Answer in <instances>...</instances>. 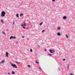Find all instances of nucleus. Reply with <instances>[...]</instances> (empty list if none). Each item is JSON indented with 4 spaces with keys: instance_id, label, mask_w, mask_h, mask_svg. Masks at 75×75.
I'll return each mask as SVG.
<instances>
[{
    "instance_id": "obj_1",
    "label": "nucleus",
    "mask_w": 75,
    "mask_h": 75,
    "mask_svg": "<svg viewBox=\"0 0 75 75\" xmlns=\"http://www.w3.org/2000/svg\"><path fill=\"white\" fill-rule=\"evenodd\" d=\"M5 14H6V13L5 12V11H2L1 13V17H5Z\"/></svg>"
},
{
    "instance_id": "obj_2",
    "label": "nucleus",
    "mask_w": 75,
    "mask_h": 75,
    "mask_svg": "<svg viewBox=\"0 0 75 75\" xmlns=\"http://www.w3.org/2000/svg\"><path fill=\"white\" fill-rule=\"evenodd\" d=\"M12 67H13V68H17V66H16V65L15 64H13L12 63L11 64Z\"/></svg>"
},
{
    "instance_id": "obj_3",
    "label": "nucleus",
    "mask_w": 75,
    "mask_h": 75,
    "mask_svg": "<svg viewBox=\"0 0 75 75\" xmlns=\"http://www.w3.org/2000/svg\"><path fill=\"white\" fill-rule=\"evenodd\" d=\"M25 25H26L25 23H24V24H22L21 25V27H23V28L25 29Z\"/></svg>"
},
{
    "instance_id": "obj_4",
    "label": "nucleus",
    "mask_w": 75,
    "mask_h": 75,
    "mask_svg": "<svg viewBox=\"0 0 75 75\" xmlns=\"http://www.w3.org/2000/svg\"><path fill=\"white\" fill-rule=\"evenodd\" d=\"M16 37L15 36H11L10 37V40H11L12 39H15Z\"/></svg>"
},
{
    "instance_id": "obj_5",
    "label": "nucleus",
    "mask_w": 75,
    "mask_h": 75,
    "mask_svg": "<svg viewBox=\"0 0 75 75\" xmlns=\"http://www.w3.org/2000/svg\"><path fill=\"white\" fill-rule=\"evenodd\" d=\"M8 52H6V57H8Z\"/></svg>"
},
{
    "instance_id": "obj_6",
    "label": "nucleus",
    "mask_w": 75,
    "mask_h": 75,
    "mask_svg": "<svg viewBox=\"0 0 75 75\" xmlns=\"http://www.w3.org/2000/svg\"><path fill=\"white\" fill-rule=\"evenodd\" d=\"M67 18V17L65 16H64L63 17V18L64 20H66V19Z\"/></svg>"
},
{
    "instance_id": "obj_7",
    "label": "nucleus",
    "mask_w": 75,
    "mask_h": 75,
    "mask_svg": "<svg viewBox=\"0 0 75 75\" xmlns=\"http://www.w3.org/2000/svg\"><path fill=\"white\" fill-rule=\"evenodd\" d=\"M49 52H50L51 54H53V52H52V50H49Z\"/></svg>"
},
{
    "instance_id": "obj_8",
    "label": "nucleus",
    "mask_w": 75,
    "mask_h": 75,
    "mask_svg": "<svg viewBox=\"0 0 75 75\" xmlns=\"http://www.w3.org/2000/svg\"><path fill=\"white\" fill-rule=\"evenodd\" d=\"M57 35H58V36H60V35H61V34H60V33L59 32L57 33Z\"/></svg>"
},
{
    "instance_id": "obj_9",
    "label": "nucleus",
    "mask_w": 75,
    "mask_h": 75,
    "mask_svg": "<svg viewBox=\"0 0 75 75\" xmlns=\"http://www.w3.org/2000/svg\"><path fill=\"white\" fill-rule=\"evenodd\" d=\"M69 64H68L67 65V67H68L67 71H68V69H69Z\"/></svg>"
},
{
    "instance_id": "obj_10",
    "label": "nucleus",
    "mask_w": 75,
    "mask_h": 75,
    "mask_svg": "<svg viewBox=\"0 0 75 75\" xmlns=\"http://www.w3.org/2000/svg\"><path fill=\"white\" fill-rule=\"evenodd\" d=\"M4 60H2L1 61V62H0V64H1L2 63H4Z\"/></svg>"
},
{
    "instance_id": "obj_11",
    "label": "nucleus",
    "mask_w": 75,
    "mask_h": 75,
    "mask_svg": "<svg viewBox=\"0 0 75 75\" xmlns=\"http://www.w3.org/2000/svg\"><path fill=\"white\" fill-rule=\"evenodd\" d=\"M1 22L2 23V24H3L4 23V21H3V20L2 19H1Z\"/></svg>"
},
{
    "instance_id": "obj_12",
    "label": "nucleus",
    "mask_w": 75,
    "mask_h": 75,
    "mask_svg": "<svg viewBox=\"0 0 75 75\" xmlns=\"http://www.w3.org/2000/svg\"><path fill=\"white\" fill-rule=\"evenodd\" d=\"M12 74H15V72L12 71L11 73Z\"/></svg>"
},
{
    "instance_id": "obj_13",
    "label": "nucleus",
    "mask_w": 75,
    "mask_h": 75,
    "mask_svg": "<svg viewBox=\"0 0 75 75\" xmlns=\"http://www.w3.org/2000/svg\"><path fill=\"white\" fill-rule=\"evenodd\" d=\"M18 14H16V16L18 18L19 17V16H18Z\"/></svg>"
},
{
    "instance_id": "obj_14",
    "label": "nucleus",
    "mask_w": 75,
    "mask_h": 75,
    "mask_svg": "<svg viewBox=\"0 0 75 75\" xmlns=\"http://www.w3.org/2000/svg\"><path fill=\"white\" fill-rule=\"evenodd\" d=\"M47 55H49L50 56H52V55L51 54H48Z\"/></svg>"
},
{
    "instance_id": "obj_15",
    "label": "nucleus",
    "mask_w": 75,
    "mask_h": 75,
    "mask_svg": "<svg viewBox=\"0 0 75 75\" xmlns=\"http://www.w3.org/2000/svg\"><path fill=\"white\" fill-rule=\"evenodd\" d=\"M23 16V13H21L20 14V17H21V16Z\"/></svg>"
},
{
    "instance_id": "obj_16",
    "label": "nucleus",
    "mask_w": 75,
    "mask_h": 75,
    "mask_svg": "<svg viewBox=\"0 0 75 75\" xmlns=\"http://www.w3.org/2000/svg\"><path fill=\"white\" fill-rule=\"evenodd\" d=\"M66 37L67 38H68V35H66Z\"/></svg>"
},
{
    "instance_id": "obj_17",
    "label": "nucleus",
    "mask_w": 75,
    "mask_h": 75,
    "mask_svg": "<svg viewBox=\"0 0 75 75\" xmlns=\"http://www.w3.org/2000/svg\"><path fill=\"white\" fill-rule=\"evenodd\" d=\"M57 29L58 30H60V29H61V28H60V27H58Z\"/></svg>"
},
{
    "instance_id": "obj_18",
    "label": "nucleus",
    "mask_w": 75,
    "mask_h": 75,
    "mask_svg": "<svg viewBox=\"0 0 75 75\" xmlns=\"http://www.w3.org/2000/svg\"><path fill=\"white\" fill-rule=\"evenodd\" d=\"M16 63H17V64H20V62H18L17 61H16Z\"/></svg>"
},
{
    "instance_id": "obj_19",
    "label": "nucleus",
    "mask_w": 75,
    "mask_h": 75,
    "mask_svg": "<svg viewBox=\"0 0 75 75\" xmlns=\"http://www.w3.org/2000/svg\"><path fill=\"white\" fill-rule=\"evenodd\" d=\"M42 22H41L40 24V25H42Z\"/></svg>"
},
{
    "instance_id": "obj_20",
    "label": "nucleus",
    "mask_w": 75,
    "mask_h": 75,
    "mask_svg": "<svg viewBox=\"0 0 75 75\" xmlns=\"http://www.w3.org/2000/svg\"><path fill=\"white\" fill-rule=\"evenodd\" d=\"M2 33H3V34H5L6 35V33H5V32H2Z\"/></svg>"
},
{
    "instance_id": "obj_21",
    "label": "nucleus",
    "mask_w": 75,
    "mask_h": 75,
    "mask_svg": "<svg viewBox=\"0 0 75 75\" xmlns=\"http://www.w3.org/2000/svg\"><path fill=\"white\" fill-rule=\"evenodd\" d=\"M36 63H37V64H39V63H38V62L37 61H36Z\"/></svg>"
},
{
    "instance_id": "obj_22",
    "label": "nucleus",
    "mask_w": 75,
    "mask_h": 75,
    "mask_svg": "<svg viewBox=\"0 0 75 75\" xmlns=\"http://www.w3.org/2000/svg\"><path fill=\"white\" fill-rule=\"evenodd\" d=\"M52 1L53 2H55V0H52Z\"/></svg>"
},
{
    "instance_id": "obj_23",
    "label": "nucleus",
    "mask_w": 75,
    "mask_h": 75,
    "mask_svg": "<svg viewBox=\"0 0 75 75\" xmlns=\"http://www.w3.org/2000/svg\"><path fill=\"white\" fill-rule=\"evenodd\" d=\"M52 52L53 51V52H55V50H52Z\"/></svg>"
},
{
    "instance_id": "obj_24",
    "label": "nucleus",
    "mask_w": 75,
    "mask_h": 75,
    "mask_svg": "<svg viewBox=\"0 0 75 75\" xmlns=\"http://www.w3.org/2000/svg\"><path fill=\"white\" fill-rule=\"evenodd\" d=\"M30 52H33V50H32V49H30Z\"/></svg>"
},
{
    "instance_id": "obj_25",
    "label": "nucleus",
    "mask_w": 75,
    "mask_h": 75,
    "mask_svg": "<svg viewBox=\"0 0 75 75\" xmlns=\"http://www.w3.org/2000/svg\"><path fill=\"white\" fill-rule=\"evenodd\" d=\"M28 67H30V65H28Z\"/></svg>"
},
{
    "instance_id": "obj_26",
    "label": "nucleus",
    "mask_w": 75,
    "mask_h": 75,
    "mask_svg": "<svg viewBox=\"0 0 75 75\" xmlns=\"http://www.w3.org/2000/svg\"><path fill=\"white\" fill-rule=\"evenodd\" d=\"M15 24V23H14V22H13V25H14Z\"/></svg>"
},
{
    "instance_id": "obj_27",
    "label": "nucleus",
    "mask_w": 75,
    "mask_h": 75,
    "mask_svg": "<svg viewBox=\"0 0 75 75\" xmlns=\"http://www.w3.org/2000/svg\"><path fill=\"white\" fill-rule=\"evenodd\" d=\"M39 69H40V70H41V71L42 70V69H41V68H40V67H39Z\"/></svg>"
},
{
    "instance_id": "obj_28",
    "label": "nucleus",
    "mask_w": 75,
    "mask_h": 75,
    "mask_svg": "<svg viewBox=\"0 0 75 75\" xmlns=\"http://www.w3.org/2000/svg\"><path fill=\"white\" fill-rule=\"evenodd\" d=\"M58 69L59 71H60L61 70L59 67H58Z\"/></svg>"
},
{
    "instance_id": "obj_29",
    "label": "nucleus",
    "mask_w": 75,
    "mask_h": 75,
    "mask_svg": "<svg viewBox=\"0 0 75 75\" xmlns=\"http://www.w3.org/2000/svg\"><path fill=\"white\" fill-rule=\"evenodd\" d=\"M44 31H45V30H42V33H43V32H44Z\"/></svg>"
},
{
    "instance_id": "obj_30",
    "label": "nucleus",
    "mask_w": 75,
    "mask_h": 75,
    "mask_svg": "<svg viewBox=\"0 0 75 75\" xmlns=\"http://www.w3.org/2000/svg\"><path fill=\"white\" fill-rule=\"evenodd\" d=\"M10 72H8V75H10Z\"/></svg>"
},
{
    "instance_id": "obj_31",
    "label": "nucleus",
    "mask_w": 75,
    "mask_h": 75,
    "mask_svg": "<svg viewBox=\"0 0 75 75\" xmlns=\"http://www.w3.org/2000/svg\"><path fill=\"white\" fill-rule=\"evenodd\" d=\"M28 28H29L28 27L27 28H26V29L27 30V29H28Z\"/></svg>"
},
{
    "instance_id": "obj_32",
    "label": "nucleus",
    "mask_w": 75,
    "mask_h": 75,
    "mask_svg": "<svg viewBox=\"0 0 75 75\" xmlns=\"http://www.w3.org/2000/svg\"><path fill=\"white\" fill-rule=\"evenodd\" d=\"M70 75H74V74H73L71 73V74H70Z\"/></svg>"
},
{
    "instance_id": "obj_33",
    "label": "nucleus",
    "mask_w": 75,
    "mask_h": 75,
    "mask_svg": "<svg viewBox=\"0 0 75 75\" xmlns=\"http://www.w3.org/2000/svg\"><path fill=\"white\" fill-rule=\"evenodd\" d=\"M45 51H47V50H46V49H45Z\"/></svg>"
},
{
    "instance_id": "obj_34",
    "label": "nucleus",
    "mask_w": 75,
    "mask_h": 75,
    "mask_svg": "<svg viewBox=\"0 0 75 75\" xmlns=\"http://www.w3.org/2000/svg\"><path fill=\"white\" fill-rule=\"evenodd\" d=\"M63 61H65V59H63Z\"/></svg>"
},
{
    "instance_id": "obj_35",
    "label": "nucleus",
    "mask_w": 75,
    "mask_h": 75,
    "mask_svg": "<svg viewBox=\"0 0 75 75\" xmlns=\"http://www.w3.org/2000/svg\"><path fill=\"white\" fill-rule=\"evenodd\" d=\"M22 38H24V36H23L22 37Z\"/></svg>"
},
{
    "instance_id": "obj_36",
    "label": "nucleus",
    "mask_w": 75,
    "mask_h": 75,
    "mask_svg": "<svg viewBox=\"0 0 75 75\" xmlns=\"http://www.w3.org/2000/svg\"><path fill=\"white\" fill-rule=\"evenodd\" d=\"M38 47H40V46H39V45H38Z\"/></svg>"
},
{
    "instance_id": "obj_37",
    "label": "nucleus",
    "mask_w": 75,
    "mask_h": 75,
    "mask_svg": "<svg viewBox=\"0 0 75 75\" xmlns=\"http://www.w3.org/2000/svg\"><path fill=\"white\" fill-rule=\"evenodd\" d=\"M6 31H8V30L7 29V30H6Z\"/></svg>"
},
{
    "instance_id": "obj_38",
    "label": "nucleus",
    "mask_w": 75,
    "mask_h": 75,
    "mask_svg": "<svg viewBox=\"0 0 75 75\" xmlns=\"http://www.w3.org/2000/svg\"><path fill=\"white\" fill-rule=\"evenodd\" d=\"M16 42V43H18V42Z\"/></svg>"
}]
</instances>
